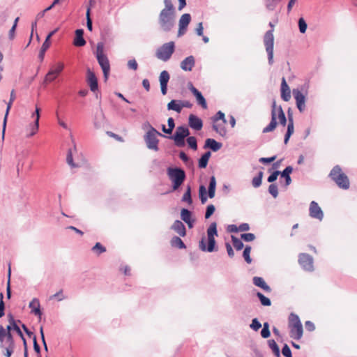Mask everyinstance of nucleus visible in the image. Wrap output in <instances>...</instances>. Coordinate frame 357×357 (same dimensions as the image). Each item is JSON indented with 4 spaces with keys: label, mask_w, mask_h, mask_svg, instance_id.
Wrapping results in <instances>:
<instances>
[{
    "label": "nucleus",
    "mask_w": 357,
    "mask_h": 357,
    "mask_svg": "<svg viewBox=\"0 0 357 357\" xmlns=\"http://www.w3.org/2000/svg\"><path fill=\"white\" fill-rule=\"evenodd\" d=\"M215 211V207L213 204H208L206 206V212H205V219H208L211 217V215L214 213Z\"/></svg>",
    "instance_id": "5fc2aeb1"
},
{
    "label": "nucleus",
    "mask_w": 357,
    "mask_h": 357,
    "mask_svg": "<svg viewBox=\"0 0 357 357\" xmlns=\"http://www.w3.org/2000/svg\"><path fill=\"white\" fill-rule=\"evenodd\" d=\"M84 33L83 29H77L75 30L73 40V45L75 47H83L86 45V42L84 38Z\"/></svg>",
    "instance_id": "aec40b11"
},
{
    "label": "nucleus",
    "mask_w": 357,
    "mask_h": 357,
    "mask_svg": "<svg viewBox=\"0 0 357 357\" xmlns=\"http://www.w3.org/2000/svg\"><path fill=\"white\" fill-rule=\"evenodd\" d=\"M171 229L176 232L180 236L184 237L186 235V228L184 224L179 220H176L171 226Z\"/></svg>",
    "instance_id": "b1692460"
},
{
    "label": "nucleus",
    "mask_w": 357,
    "mask_h": 357,
    "mask_svg": "<svg viewBox=\"0 0 357 357\" xmlns=\"http://www.w3.org/2000/svg\"><path fill=\"white\" fill-rule=\"evenodd\" d=\"M211 155V153L210 151H206L201 155L198 159V167L199 169H204L207 167Z\"/></svg>",
    "instance_id": "cd10ccee"
},
{
    "label": "nucleus",
    "mask_w": 357,
    "mask_h": 357,
    "mask_svg": "<svg viewBox=\"0 0 357 357\" xmlns=\"http://www.w3.org/2000/svg\"><path fill=\"white\" fill-rule=\"evenodd\" d=\"M50 298L52 299V298H55L58 301H63V299H65V296H63V290L61 289L60 291H59L58 292L55 293L54 295L51 296H50Z\"/></svg>",
    "instance_id": "69168bd1"
},
{
    "label": "nucleus",
    "mask_w": 357,
    "mask_h": 357,
    "mask_svg": "<svg viewBox=\"0 0 357 357\" xmlns=\"http://www.w3.org/2000/svg\"><path fill=\"white\" fill-rule=\"evenodd\" d=\"M253 284L264 290L266 292L270 293L271 291V288L266 283L265 280L258 276H255L252 278Z\"/></svg>",
    "instance_id": "bb28decb"
},
{
    "label": "nucleus",
    "mask_w": 357,
    "mask_h": 357,
    "mask_svg": "<svg viewBox=\"0 0 357 357\" xmlns=\"http://www.w3.org/2000/svg\"><path fill=\"white\" fill-rule=\"evenodd\" d=\"M207 239L204 236L199 242V249L203 252H213L218 250V245L215 239L218 236L217 223L213 222L207 229Z\"/></svg>",
    "instance_id": "f257e3e1"
},
{
    "label": "nucleus",
    "mask_w": 357,
    "mask_h": 357,
    "mask_svg": "<svg viewBox=\"0 0 357 357\" xmlns=\"http://www.w3.org/2000/svg\"><path fill=\"white\" fill-rule=\"evenodd\" d=\"M5 339L7 342H15L12 333H5L4 327L0 325V340Z\"/></svg>",
    "instance_id": "f704fd0d"
},
{
    "label": "nucleus",
    "mask_w": 357,
    "mask_h": 357,
    "mask_svg": "<svg viewBox=\"0 0 357 357\" xmlns=\"http://www.w3.org/2000/svg\"><path fill=\"white\" fill-rule=\"evenodd\" d=\"M86 82L93 93L98 91V81L96 74L90 68L86 71Z\"/></svg>",
    "instance_id": "4468645a"
},
{
    "label": "nucleus",
    "mask_w": 357,
    "mask_h": 357,
    "mask_svg": "<svg viewBox=\"0 0 357 357\" xmlns=\"http://www.w3.org/2000/svg\"><path fill=\"white\" fill-rule=\"evenodd\" d=\"M281 98L284 101H289L291 98V91L284 77H282L281 82Z\"/></svg>",
    "instance_id": "5701e85b"
},
{
    "label": "nucleus",
    "mask_w": 357,
    "mask_h": 357,
    "mask_svg": "<svg viewBox=\"0 0 357 357\" xmlns=\"http://www.w3.org/2000/svg\"><path fill=\"white\" fill-rule=\"evenodd\" d=\"M289 335L291 338L298 340L302 337L303 333L302 324L289 326Z\"/></svg>",
    "instance_id": "393cba45"
},
{
    "label": "nucleus",
    "mask_w": 357,
    "mask_h": 357,
    "mask_svg": "<svg viewBox=\"0 0 357 357\" xmlns=\"http://www.w3.org/2000/svg\"><path fill=\"white\" fill-rule=\"evenodd\" d=\"M176 13L160 11L158 16V24L160 29L166 33L170 32L175 24Z\"/></svg>",
    "instance_id": "39448f33"
},
{
    "label": "nucleus",
    "mask_w": 357,
    "mask_h": 357,
    "mask_svg": "<svg viewBox=\"0 0 357 357\" xmlns=\"http://www.w3.org/2000/svg\"><path fill=\"white\" fill-rule=\"evenodd\" d=\"M175 50V43L173 41L166 43L160 46L156 52V56L164 61H168Z\"/></svg>",
    "instance_id": "9d476101"
},
{
    "label": "nucleus",
    "mask_w": 357,
    "mask_h": 357,
    "mask_svg": "<svg viewBox=\"0 0 357 357\" xmlns=\"http://www.w3.org/2000/svg\"><path fill=\"white\" fill-rule=\"evenodd\" d=\"M167 174L172 181V191L177 190L186 178L185 172L181 167H169L167 169Z\"/></svg>",
    "instance_id": "7ed1b4c3"
},
{
    "label": "nucleus",
    "mask_w": 357,
    "mask_h": 357,
    "mask_svg": "<svg viewBox=\"0 0 357 357\" xmlns=\"http://www.w3.org/2000/svg\"><path fill=\"white\" fill-rule=\"evenodd\" d=\"M268 192L274 197L276 198L278 195V186L275 183H272L268 186Z\"/></svg>",
    "instance_id": "052dcab7"
},
{
    "label": "nucleus",
    "mask_w": 357,
    "mask_h": 357,
    "mask_svg": "<svg viewBox=\"0 0 357 357\" xmlns=\"http://www.w3.org/2000/svg\"><path fill=\"white\" fill-rule=\"evenodd\" d=\"M269 26L271 29L267 31L263 38L264 45L265 46L266 52L268 55V62L270 66L273 64V47H274V36H273V27L274 25L272 22H269Z\"/></svg>",
    "instance_id": "423d86ee"
},
{
    "label": "nucleus",
    "mask_w": 357,
    "mask_h": 357,
    "mask_svg": "<svg viewBox=\"0 0 357 357\" xmlns=\"http://www.w3.org/2000/svg\"><path fill=\"white\" fill-rule=\"evenodd\" d=\"M328 177L340 189L348 190L350 188L349 178L339 165H336L332 168Z\"/></svg>",
    "instance_id": "f03ea898"
},
{
    "label": "nucleus",
    "mask_w": 357,
    "mask_h": 357,
    "mask_svg": "<svg viewBox=\"0 0 357 357\" xmlns=\"http://www.w3.org/2000/svg\"><path fill=\"white\" fill-rule=\"evenodd\" d=\"M64 64L62 62L57 63L47 73L45 79L49 82H52L56 79L57 76L63 70Z\"/></svg>",
    "instance_id": "f8f14e48"
},
{
    "label": "nucleus",
    "mask_w": 357,
    "mask_h": 357,
    "mask_svg": "<svg viewBox=\"0 0 357 357\" xmlns=\"http://www.w3.org/2000/svg\"><path fill=\"white\" fill-rule=\"evenodd\" d=\"M40 108L37 106L36 107L35 112L33 114V116H36V119L34 120V122L30 125L31 132L30 133L27 134V137H31L33 136L37 131L38 130L39 128V119H40Z\"/></svg>",
    "instance_id": "a211bd4d"
},
{
    "label": "nucleus",
    "mask_w": 357,
    "mask_h": 357,
    "mask_svg": "<svg viewBox=\"0 0 357 357\" xmlns=\"http://www.w3.org/2000/svg\"><path fill=\"white\" fill-rule=\"evenodd\" d=\"M276 159V155L269 158H260L259 162L263 164H268L273 162Z\"/></svg>",
    "instance_id": "774afa93"
},
{
    "label": "nucleus",
    "mask_w": 357,
    "mask_h": 357,
    "mask_svg": "<svg viewBox=\"0 0 357 357\" xmlns=\"http://www.w3.org/2000/svg\"><path fill=\"white\" fill-rule=\"evenodd\" d=\"M7 317L9 325L15 329L19 326L18 324H22V321L20 319H15L13 314L10 312L7 314Z\"/></svg>",
    "instance_id": "37998d69"
},
{
    "label": "nucleus",
    "mask_w": 357,
    "mask_h": 357,
    "mask_svg": "<svg viewBox=\"0 0 357 357\" xmlns=\"http://www.w3.org/2000/svg\"><path fill=\"white\" fill-rule=\"evenodd\" d=\"M219 120L223 121V112L219 110L214 116L211 117L213 123H216Z\"/></svg>",
    "instance_id": "0e129e2a"
},
{
    "label": "nucleus",
    "mask_w": 357,
    "mask_h": 357,
    "mask_svg": "<svg viewBox=\"0 0 357 357\" xmlns=\"http://www.w3.org/2000/svg\"><path fill=\"white\" fill-rule=\"evenodd\" d=\"M298 263L305 271L312 272L314 271L313 258L307 253H301L298 256Z\"/></svg>",
    "instance_id": "9b49d317"
},
{
    "label": "nucleus",
    "mask_w": 357,
    "mask_h": 357,
    "mask_svg": "<svg viewBox=\"0 0 357 357\" xmlns=\"http://www.w3.org/2000/svg\"><path fill=\"white\" fill-rule=\"evenodd\" d=\"M50 46V45L49 44H47L46 43H43L42 46L40 47L39 54H38V59H40V61L41 62L43 61L45 54V52L48 50Z\"/></svg>",
    "instance_id": "3c124183"
},
{
    "label": "nucleus",
    "mask_w": 357,
    "mask_h": 357,
    "mask_svg": "<svg viewBox=\"0 0 357 357\" xmlns=\"http://www.w3.org/2000/svg\"><path fill=\"white\" fill-rule=\"evenodd\" d=\"M231 241H232L233 246L235 248V249L236 250H241L243 248L244 244H243L241 238L239 239L238 238L232 235Z\"/></svg>",
    "instance_id": "a18cd8bd"
},
{
    "label": "nucleus",
    "mask_w": 357,
    "mask_h": 357,
    "mask_svg": "<svg viewBox=\"0 0 357 357\" xmlns=\"http://www.w3.org/2000/svg\"><path fill=\"white\" fill-rule=\"evenodd\" d=\"M277 125H278L277 116H274V114H273V116H271V119L270 123H268V125L267 126L264 128L262 132L268 133V132L273 131L275 129Z\"/></svg>",
    "instance_id": "2f4dec72"
},
{
    "label": "nucleus",
    "mask_w": 357,
    "mask_h": 357,
    "mask_svg": "<svg viewBox=\"0 0 357 357\" xmlns=\"http://www.w3.org/2000/svg\"><path fill=\"white\" fill-rule=\"evenodd\" d=\"M170 243L172 247H175L178 249L186 248V245L184 243V242L183 241V240L177 236H174L172 238V239L170 241Z\"/></svg>",
    "instance_id": "473e14b6"
},
{
    "label": "nucleus",
    "mask_w": 357,
    "mask_h": 357,
    "mask_svg": "<svg viewBox=\"0 0 357 357\" xmlns=\"http://www.w3.org/2000/svg\"><path fill=\"white\" fill-rule=\"evenodd\" d=\"M165 8L161 11L176 13V8L174 6L172 0H164Z\"/></svg>",
    "instance_id": "8fccbe9b"
},
{
    "label": "nucleus",
    "mask_w": 357,
    "mask_h": 357,
    "mask_svg": "<svg viewBox=\"0 0 357 357\" xmlns=\"http://www.w3.org/2000/svg\"><path fill=\"white\" fill-rule=\"evenodd\" d=\"M33 350L36 353L38 357H42L41 356V349H40L39 344L37 342V337L36 335H33Z\"/></svg>",
    "instance_id": "6e6d98bb"
},
{
    "label": "nucleus",
    "mask_w": 357,
    "mask_h": 357,
    "mask_svg": "<svg viewBox=\"0 0 357 357\" xmlns=\"http://www.w3.org/2000/svg\"><path fill=\"white\" fill-rule=\"evenodd\" d=\"M181 201L188 203L189 205L192 204L190 185H188L187 186L186 190L182 197Z\"/></svg>",
    "instance_id": "4c0bfd02"
},
{
    "label": "nucleus",
    "mask_w": 357,
    "mask_h": 357,
    "mask_svg": "<svg viewBox=\"0 0 357 357\" xmlns=\"http://www.w3.org/2000/svg\"><path fill=\"white\" fill-rule=\"evenodd\" d=\"M187 144L191 149L196 151L197 149V141L195 137L188 136L186 139Z\"/></svg>",
    "instance_id": "de8ad7c7"
},
{
    "label": "nucleus",
    "mask_w": 357,
    "mask_h": 357,
    "mask_svg": "<svg viewBox=\"0 0 357 357\" xmlns=\"http://www.w3.org/2000/svg\"><path fill=\"white\" fill-rule=\"evenodd\" d=\"M251 246L245 245L243 252V257L248 264L252 263V258L250 257Z\"/></svg>",
    "instance_id": "09e8293b"
},
{
    "label": "nucleus",
    "mask_w": 357,
    "mask_h": 357,
    "mask_svg": "<svg viewBox=\"0 0 357 357\" xmlns=\"http://www.w3.org/2000/svg\"><path fill=\"white\" fill-rule=\"evenodd\" d=\"M191 21V15L189 13H184L179 19L178 25L188 26Z\"/></svg>",
    "instance_id": "c03bdc74"
},
{
    "label": "nucleus",
    "mask_w": 357,
    "mask_h": 357,
    "mask_svg": "<svg viewBox=\"0 0 357 357\" xmlns=\"http://www.w3.org/2000/svg\"><path fill=\"white\" fill-rule=\"evenodd\" d=\"M293 95L294 96L296 104L300 112H303L305 109V96L298 89H293Z\"/></svg>",
    "instance_id": "2eb2a0df"
},
{
    "label": "nucleus",
    "mask_w": 357,
    "mask_h": 357,
    "mask_svg": "<svg viewBox=\"0 0 357 357\" xmlns=\"http://www.w3.org/2000/svg\"><path fill=\"white\" fill-rule=\"evenodd\" d=\"M156 135L167 138L166 135L158 132L155 128H151V130H149L144 135V141L147 148L155 151L159 150V140L157 139Z\"/></svg>",
    "instance_id": "1a4fd4ad"
},
{
    "label": "nucleus",
    "mask_w": 357,
    "mask_h": 357,
    "mask_svg": "<svg viewBox=\"0 0 357 357\" xmlns=\"http://www.w3.org/2000/svg\"><path fill=\"white\" fill-rule=\"evenodd\" d=\"M167 110H173L177 113H181L182 111L181 100H172L167 105Z\"/></svg>",
    "instance_id": "c85d7f7f"
},
{
    "label": "nucleus",
    "mask_w": 357,
    "mask_h": 357,
    "mask_svg": "<svg viewBox=\"0 0 357 357\" xmlns=\"http://www.w3.org/2000/svg\"><path fill=\"white\" fill-rule=\"evenodd\" d=\"M195 63V60L193 56L190 55L185 58L181 62V68L185 71H191Z\"/></svg>",
    "instance_id": "a878e982"
},
{
    "label": "nucleus",
    "mask_w": 357,
    "mask_h": 357,
    "mask_svg": "<svg viewBox=\"0 0 357 357\" xmlns=\"http://www.w3.org/2000/svg\"><path fill=\"white\" fill-rule=\"evenodd\" d=\"M188 125L192 129L199 131L203 127V121L197 116L191 114L188 117Z\"/></svg>",
    "instance_id": "6ab92c4d"
},
{
    "label": "nucleus",
    "mask_w": 357,
    "mask_h": 357,
    "mask_svg": "<svg viewBox=\"0 0 357 357\" xmlns=\"http://www.w3.org/2000/svg\"><path fill=\"white\" fill-rule=\"evenodd\" d=\"M29 307L31 309V312L38 317L39 320H40L43 312L40 310V304L39 300L36 298H33L29 304Z\"/></svg>",
    "instance_id": "412c9836"
},
{
    "label": "nucleus",
    "mask_w": 357,
    "mask_h": 357,
    "mask_svg": "<svg viewBox=\"0 0 357 357\" xmlns=\"http://www.w3.org/2000/svg\"><path fill=\"white\" fill-rule=\"evenodd\" d=\"M170 79V75L168 71L162 70L159 76L160 84H168Z\"/></svg>",
    "instance_id": "79ce46f5"
},
{
    "label": "nucleus",
    "mask_w": 357,
    "mask_h": 357,
    "mask_svg": "<svg viewBox=\"0 0 357 357\" xmlns=\"http://www.w3.org/2000/svg\"><path fill=\"white\" fill-rule=\"evenodd\" d=\"M309 215L311 218L320 221L324 218L323 211L315 201H312L310 204Z\"/></svg>",
    "instance_id": "ddd939ff"
},
{
    "label": "nucleus",
    "mask_w": 357,
    "mask_h": 357,
    "mask_svg": "<svg viewBox=\"0 0 357 357\" xmlns=\"http://www.w3.org/2000/svg\"><path fill=\"white\" fill-rule=\"evenodd\" d=\"M128 68L137 70L138 68V64L135 59H130L128 61Z\"/></svg>",
    "instance_id": "338daca9"
},
{
    "label": "nucleus",
    "mask_w": 357,
    "mask_h": 357,
    "mask_svg": "<svg viewBox=\"0 0 357 357\" xmlns=\"http://www.w3.org/2000/svg\"><path fill=\"white\" fill-rule=\"evenodd\" d=\"M216 189V179L214 176H211L209 179L208 190L204 185L199 187V198L202 204H205L208 197L212 199L215 197Z\"/></svg>",
    "instance_id": "0eeeda50"
},
{
    "label": "nucleus",
    "mask_w": 357,
    "mask_h": 357,
    "mask_svg": "<svg viewBox=\"0 0 357 357\" xmlns=\"http://www.w3.org/2000/svg\"><path fill=\"white\" fill-rule=\"evenodd\" d=\"M192 94L195 97L197 104L200 105L203 109H206L207 102L202 92L199 90H195V93Z\"/></svg>",
    "instance_id": "7c9ffc66"
},
{
    "label": "nucleus",
    "mask_w": 357,
    "mask_h": 357,
    "mask_svg": "<svg viewBox=\"0 0 357 357\" xmlns=\"http://www.w3.org/2000/svg\"><path fill=\"white\" fill-rule=\"evenodd\" d=\"M67 163L73 168L78 167L73 161V153L71 149H69L66 156Z\"/></svg>",
    "instance_id": "bf43d9fd"
},
{
    "label": "nucleus",
    "mask_w": 357,
    "mask_h": 357,
    "mask_svg": "<svg viewBox=\"0 0 357 357\" xmlns=\"http://www.w3.org/2000/svg\"><path fill=\"white\" fill-rule=\"evenodd\" d=\"M268 344L269 348L272 350L273 354L276 357H280V351L278 345L274 340H268Z\"/></svg>",
    "instance_id": "e433bc0d"
},
{
    "label": "nucleus",
    "mask_w": 357,
    "mask_h": 357,
    "mask_svg": "<svg viewBox=\"0 0 357 357\" xmlns=\"http://www.w3.org/2000/svg\"><path fill=\"white\" fill-rule=\"evenodd\" d=\"M280 171L275 170L267 178V181L268 183H273L277 180L278 175H280Z\"/></svg>",
    "instance_id": "e2e57ef3"
},
{
    "label": "nucleus",
    "mask_w": 357,
    "mask_h": 357,
    "mask_svg": "<svg viewBox=\"0 0 357 357\" xmlns=\"http://www.w3.org/2000/svg\"><path fill=\"white\" fill-rule=\"evenodd\" d=\"M13 102H11L10 100H9L8 102H7V107H6V112H5V115H4V118H3V126H2L3 127L2 128V137L3 138L4 137L8 116L10 110L12 107Z\"/></svg>",
    "instance_id": "72a5a7b5"
},
{
    "label": "nucleus",
    "mask_w": 357,
    "mask_h": 357,
    "mask_svg": "<svg viewBox=\"0 0 357 357\" xmlns=\"http://www.w3.org/2000/svg\"><path fill=\"white\" fill-rule=\"evenodd\" d=\"M287 132L292 133V134L294 132L293 114H292L290 109H289V110H288V123H287Z\"/></svg>",
    "instance_id": "ea45409f"
},
{
    "label": "nucleus",
    "mask_w": 357,
    "mask_h": 357,
    "mask_svg": "<svg viewBox=\"0 0 357 357\" xmlns=\"http://www.w3.org/2000/svg\"><path fill=\"white\" fill-rule=\"evenodd\" d=\"M278 118L279 119L280 123L282 126H285L286 124L288 123V118L287 119L281 105H279L278 108Z\"/></svg>",
    "instance_id": "c9c22d12"
},
{
    "label": "nucleus",
    "mask_w": 357,
    "mask_h": 357,
    "mask_svg": "<svg viewBox=\"0 0 357 357\" xmlns=\"http://www.w3.org/2000/svg\"><path fill=\"white\" fill-rule=\"evenodd\" d=\"M103 48L104 43L98 42L96 47V57L102 70L104 82H106L109 76L110 64L107 55L103 52Z\"/></svg>",
    "instance_id": "20e7f679"
},
{
    "label": "nucleus",
    "mask_w": 357,
    "mask_h": 357,
    "mask_svg": "<svg viewBox=\"0 0 357 357\" xmlns=\"http://www.w3.org/2000/svg\"><path fill=\"white\" fill-rule=\"evenodd\" d=\"M293 172V167L291 166H287L284 168L282 172H280V175L285 180V186H288L291 183V178L290 174Z\"/></svg>",
    "instance_id": "c756f323"
},
{
    "label": "nucleus",
    "mask_w": 357,
    "mask_h": 357,
    "mask_svg": "<svg viewBox=\"0 0 357 357\" xmlns=\"http://www.w3.org/2000/svg\"><path fill=\"white\" fill-rule=\"evenodd\" d=\"M189 128L185 125L179 126L176 128L173 135L167 136V138L174 142L175 146L177 147H183L185 145V138L190 135Z\"/></svg>",
    "instance_id": "6e6552de"
},
{
    "label": "nucleus",
    "mask_w": 357,
    "mask_h": 357,
    "mask_svg": "<svg viewBox=\"0 0 357 357\" xmlns=\"http://www.w3.org/2000/svg\"><path fill=\"white\" fill-rule=\"evenodd\" d=\"M299 31L301 33L306 32L307 24L303 17H300L298 21Z\"/></svg>",
    "instance_id": "864d4df0"
},
{
    "label": "nucleus",
    "mask_w": 357,
    "mask_h": 357,
    "mask_svg": "<svg viewBox=\"0 0 357 357\" xmlns=\"http://www.w3.org/2000/svg\"><path fill=\"white\" fill-rule=\"evenodd\" d=\"M255 235L252 233H244L241 235V238L245 242H251L255 239Z\"/></svg>",
    "instance_id": "13d9d810"
},
{
    "label": "nucleus",
    "mask_w": 357,
    "mask_h": 357,
    "mask_svg": "<svg viewBox=\"0 0 357 357\" xmlns=\"http://www.w3.org/2000/svg\"><path fill=\"white\" fill-rule=\"evenodd\" d=\"M92 250L97 255H100L106 251V248L103 246L100 243L98 242L92 248Z\"/></svg>",
    "instance_id": "603ef678"
},
{
    "label": "nucleus",
    "mask_w": 357,
    "mask_h": 357,
    "mask_svg": "<svg viewBox=\"0 0 357 357\" xmlns=\"http://www.w3.org/2000/svg\"><path fill=\"white\" fill-rule=\"evenodd\" d=\"M0 348L4 350L3 354L6 357H11L15 348V342H7L3 338L0 340Z\"/></svg>",
    "instance_id": "dca6fc26"
},
{
    "label": "nucleus",
    "mask_w": 357,
    "mask_h": 357,
    "mask_svg": "<svg viewBox=\"0 0 357 357\" xmlns=\"http://www.w3.org/2000/svg\"><path fill=\"white\" fill-rule=\"evenodd\" d=\"M181 218L188 225L190 229L194 227L195 219L192 218V213L189 209L183 208L181 210Z\"/></svg>",
    "instance_id": "f3484780"
},
{
    "label": "nucleus",
    "mask_w": 357,
    "mask_h": 357,
    "mask_svg": "<svg viewBox=\"0 0 357 357\" xmlns=\"http://www.w3.org/2000/svg\"><path fill=\"white\" fill-rule=\"evenodd\" d=\"M282 354L285 357H292L291 351L287 344H284V346L282 347Z\"/></svg>",
    "instance_id": "680f3d73"
},
{
    "label": "nucleus",
    "mask_w": 357,
    "mask_h": 357,
    "mask_svg": "<svg viewBox=\"0 0 357 357\" xmlns=\"http://www.w3.org/2000/svg\"><path fill=\"white\" fill-rule=\"evenodd\" d=\"M302 324L299 317L294 313H291L289 317V326H292L295 325H301Z\"/></svg>",
    "instance_id": "49530a36"
},
{
    "label": "nucleus",
    "mask_w": 357,
    "mask_h": 357,
    "mask_svg": "<svg viewBox=\"0 0 357 357\" xmlns=\"http://www.w3.org/2000/svg\"><path fill=\"white\" fill-rule=\"evenodd\" d=\"M222 146V144L221 142H217L212 138H208L205 140L204 148L209 149L211 151L216 152L219 151Z\"/></svg>",
    "instance_id": "4be33fe9"
},
{
    "label": "nucleus",
    "mask_w": 357,
    "mask_h": 357,
    "mask_svg": "<svg viewBox=\"0 0 357 357\" xmlns=\"http://www.w3.org/2000/svg\"><path fill=\"white\" fill-rule=\"evenodd\" d=\"M256 296H257L261 304L263 306H270L271 305V301L270 298L265 296L262 293L257 291L256 294Z\"/></svg>",
    "instance_id": "a19ab883"
},
{
    "label": "nucleus",
    "mask_w": 357,
    "mask_h": 357,
    "mask_svg": "<svg viewBox=\"0 0 357 357\" xmlns=\"http://www.w3.org/2000/svg\"><path fill=\"white\" fill-rule=\"evenodd\" d=\"M263 176L264 172L262 171H259L257 174V176L252 178V185L254 188H259L261 185Z\"/></svg>",
    "instance_id": "58836bf2"
},
{
    "label": "nucleus",
    "mask_w": 357,
    "mask_h": 357,
    "mask_svg": "<svg viewBox=\"0 0 357 357\" xmlns=\"http://www.w3.org/2000/svg\"><path fill=\"white\" fill-rule=\"evenodd\" d=\"M261 324L260 323L257 318L252 319V322L250 324V328L255 331H257L258 330H259V328H261Z\"/></svg>",
    "instance_id": "4d7b16f0"
}]
</instances>
